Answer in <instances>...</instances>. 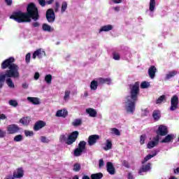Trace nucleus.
<instances>
[{
  "label": "nucleus",
  "mask_w": 179,
  "mask_h": 179,
  "mask_svg": "<svg viewBox=\"0 0 179 179\" xmlns=\"http://www.w3.org/2000/svg\"><path fill=\"white\" fill-rule=\"evenodd\" d=\"M6 136V131L2 129H0V138H5Z\"/></svg>",
  "instance_id": "864d4df0"
},
{
  "label": "nucleus",
  "mask_w": 179,
  "mask_h": 179,
  "mask_svg": "<svg viewBox=\"0 0 179 179\" xmlns=\"http://www.w3.org/2000/svg\"><path fill=\"white\" fill-rule=\"evenodd\" d=\"M174 173H175V174H179V167H178L177 169H174Z\"/></svg>",
  "instance_id": "69168bd1"
},
{
  "label": "nucleus",
  "mask_w": 179,
  "mask_h": 179,
  "mask_svg": "<svg viewBox=\"0 0 179 179\" xmlns=\"http://www.w3.org/2000/svg\"><path fill=\"white\" fill-rule=\"evenodd\" d=\"M78 149H80L83 151L86 149V142L85 141H80L78 143Z\"/></svg>",
  "instance_id": "72a5a7b5"
},
{
  "label": "nucleus",
  "mask_w": 179,
  "mask_h": 179,
  "mask_svg": "<svg viewBox=\"0 0 179 179\" xmlns=\"http://www.w3.org/2000/svg\"><path fill=\"white\" fill-rule=\"evenodd\" d=\"M68 8V3L66 1H64L62 3V8H61V13H64L65 10Z\"/></svg>",
  "instance_id": "f704fd0d"
},
{
  "label": "nucleus",
  "mask_w": 179,
  "mask_h": 179,
  "mask_svg": "<svg viewBox=\"0 0 179 179\" xmlns=\"http://www.w3.org/2000/svg\"><path fill=\"white\" fill-rule=\"evenodd\" d=\"M71 95V91L66 90L64 93V100L66 101V100H69V96Z\"/></svg>",
  "instance_id": "37998d69"
},
{
  "label": "nucleus",
  "mask_w": 179,
  "mask_h": 179,
  "mask_svg": "<svg viewBox=\"0 0 179 179\" xmlns=\"http://www.w3.org/2000/svg\"><path fill=\"white\" fill-rule=\"evenodd\" d=\"M46 19L48 23H54L55 22V13L54 9L49 8L46 11Z\"/></svg>",
  "instance_id": "0eeeda50"
},
{
  "label": "nucleus",
  "mask_w": 179,
  "mask_h": 179,
  "mask_svg": "<svg viewBox=\"0 0 179 179\" xmlns=\"http://www.w3.org/2000/svg\"><path fill=\"white\" fill-rule=\"evenodd\" d=\"M20 124H22V125L27 126L29 124H30V117H25L20 120Z\"/></svg>",
  "instance_id": "393cba45"
},
{
  "label": "nucleus",
  "mask_w": 179,
  "mask_h": 179,
  "mask_svg": "<svg viewBox=\"0 0 179 179\" xmlns=\"http://www.w3.org/2000/svg\"><path fill=\"white\" fill-rule=\"evenodd\" d=\"M22 88L23 89H28L29 88V85L27 83H24L22 84Z\"/></svg>",
  "instance_id": "e2e57ef3"
},
{
  "label": "nucleus",
  "mask_w": 179,
  "mask_h": 179,
  "mask_svg": "<svg viewBox=\"0 0 179 179\" xmlns=\"http://www.w3.org/2000/svg\"><path fill=\"white\" fill-rule=\"evenodd\" d=\"M150 85V84H149V83H148L147 81H143L141 84V89H148V87H149Z\"/></svg>",
  "instance_id": "79ce46f5"
},
{
  "label": "nucleus",
  "mask_w": 179,
  "mask_h": 179,
  "mask_svg": "<svg viewBox=\"0 0 179 179\" xmlns=\"http://www.w3.org/2000/svg\"><path fill=\"white\" fill-rule=\"evenodd\" d=\"M47 125V123L43 120L37 121L34 125V131H40V129L44 128Z\"/></svg>",
  "instance_id": "9b49d317"
},
{
  "label": "nucleus",
  "mask_w": 179,
  "mask_h": 179,
  "mask_svg": "<svg viewBox=\"0 0 179 179\" xmlns=\"http://www.w3.org/2000/svg\"><path fill=\"white\" fill-rule=\"evenodd\" d=\"M59 10V2H55V12H58Z\"/></svg>",
  "instance_id": "5fc2aeb1"
},
{
  "label": "nucleus",
  "mask_w": 179,
  "mask_h": 179,
  "mask_svg": "<svg viewBox=\"0 0 179 179\" xmlns=\"http://www.w3.org/2000/svg\"><path fill=\"white\" fill-rule=\"evenodd\" d=\"M40 23L38 22H34L32 23V27H39Z\"/></svg>",
  "instance_id": "4d7b16f0"
},
{
  "label": "nucleus",
  "mask_w": 179,
  "mask_h": 179,
  "mask_svg": "<svg viewBox=\"0 0 179 179\" xmlns=\"http://www.w3.org/2000/svg\"><path fill=\"white\" fill-rule=\"evenodd\" d=\"M38 2L39 3V5L41 6H42V8H44V6H45V5H46L45 0H38Z\"/></svg>",
  "instance_id": "3c124183"
},
{
  "label": "nucleus",
  "mask_w": 179,
  "mask_h": 179,
  "mask_svg": "<svg viewBox=\"0 0 179 179\" xmlns=\"http://www.w3.org/2000/svg\"><path fill=\"white\" fill-rule=\"evenodd\" d=\"M104 150H110L113 149V143L110 140H106V147L103 148Z\"/></svg>",
  "instance_id": "cd10ccee"
},
{
  "label": "nucleus",
  "mask_w": 179,
  "mask_h": 179,
  "mask_svg": "<svg viewBox=\"0 0 179 179\" xmlns=\"http://www.w3.org/2000/svg\"><path fill=\"white\" fill-rule=\"evenodd\" d=\"M157 155V151H155V153L153 155H148L145 157H144L143 161H142V164H145V163H146V162H148V160H150V159H152V157H155V156Z\"/></svg>",
  "instance_id": "b1692460"
},
{
  "label": "nucleus",
  "mask_w": 179,
  "mask_h": 179,
  "mask_svg": "<svg viewBox=\"0 0 179 179\" xmlns=\"http://www.w3.org/2000/svg\"><path fill=\"white\" fill-rule=\"evenodd\" d=\"M104 166V160L103 159H99V169Z\"/></svg>",
  "instance_id": "6e6d98bb"
},
{
  "label": "nucleus",
  "mask_w": 179,
  "mask_h": 179,
  "mask_svg": "<svg viewBox=\"0 0 179 179\" xmlns=\"http://www.w3.org/2000/svg\"><path fill=\"white\" fill-rule=\"evenodd\" d=\"M6 131L8 135H14L20 131V127L17 124H13L7 126Z\"/></svg>",
  "instance_id": "423d86ee"
},
{
  "label": "nucleus",
  "mask_w": 179,
  "mask_h": 179,
  "mask_svg": "<svg viewBox=\"0 0 179 179\" xmlns=\"http://www.w3.org/2000/svg\"><path fill=\"white\" fill-rule=\"evenodd\" d=\"M113 59H115V61H120V59H121V56H120V54L117 52H113Z\"/></svg>",
  "instance_id": "c03bdc74"
},
{
  "label": "nucleus",
  "mask_w": 179,
  "mask_h": 179,
  "mask_svg": "<svg viewBox=\"0 0 179 179\" xmlns=\"http://www.w3.org/2000/svg\"><path fill=\"white\" fill-rule=\"evenodd\" d=\"M56 117H62L63 118H66V117H68V110L66 109L57 110L56 113Z\"/></svg>",
  "instance_id": "a211bd4d"
},
{
  "label": "nucleus",
  "mask_w": 179,
  "mask_h": 179,
  "mask_svg": "<svg viewBox=\"0 0 179 179\" xmlns=\"http://www.w3.org/2000/svg\"><path fill=\"white\" fill-rule=\"evenodd\" d=\"M173 139V136L172 134H168L164 139L162 140V143H169Z\"/></svg>",
  "instance_id": "5701e85b"
},
{
  "label": "nucleus",
  "mask_w": 179,
  "mask_h": 179,
  "mask_svg": "<svg viewBox=\"0 0 179 179\" xmlns=\"http://www.w3.org/2000/svg\"><path fill=\"white\" fill-rule=\"evenodd\" d=\"M103 178V173H97L91 175V179H101Z\"/></svg>",
  "instance_id": "c756f323"
},
{
  "label": "nucleus",
  "mask_w": 179,
  "mask_h": 179,
  "mask_svg": "<svg viewBox=\"0 0 179 179\" xmlns=\"http://www.w3.org/2000/svg\"><path fill=\"white\" fill-rule=\"evenodd\" d=\"M41 141L43 143H48L50 142V140L47 139L45 136H41Z\"/></svg>",
  "instance_id": "09e8293b"
},
{
  "label": "nucleus",
  "mask_w": 179,
  "mask_h": 179,
  "mask_svg": "<svg viewBox=\"0 0 179 179\" xmlns=\"http://www.w3.org/2000/svg\"><path fill=\"white\" fill-rule=\"evenodd\" d=\"M98 83L99 85H111V78H98Z\"/></svg>",
  "instance_id": "f3484780"
},
{
  "label": "nucleus",
  "mask_w": 179,
  "mask_h": 179,
  "mask_svg": "<svg viewBox=\"0 0 179 179\" xmlns=\"http://www.w3.org/2000/svg\"><path fill=\"white\" fill-rule=\"evenodd\" d=\"M42 29L43 30V31H48V33L54 31V28L51 27V26L45 23L43 24Z\"/></svg>",
  "instance_id": "4be33fe9"
},
{
  "label": "nucleus",
  "mask_w": 179,
  "mask_h": 179,
  "mask_svg": "<svg viewBox=\"0 0 179 179\" xmlns=\"http://www.w3.org/2000/svg\"><path fill=\"white\" fill-rule=\"evenodd\" d=\"M146 139V135L145 134H143L140 137V143L141 145H143L145 143V141Z\"/></svg>",
  "instance_id": "a18cd8bd"
},
{
  "label": "nucleus",
  "mask_w": 179,
  "mask_h": 179,
  "mask_svg": "<svg viewBox=\"0 0 179 179\" xmlns=\"http://www.w3.org/2000/svg\"><path fill=\"white\" fill-rule=\"evenodd\" d=\"M78 136H79V131H75L71 133V134L68 136V138L65 134L61 135L59 136V141L62 143L65 142L66 145H71L76 142Z\"/></svg>",
  "instance_id": "20e7f679"
},
{
  "label": "nucleus",
  "mask_w": 179,
  "mask_h": 179,
  "mask_svg": "<svg viewBox=\"0 0 179 179\" xmlns=\"http://www.w3.org/2000/svg\"><path fill=\"white\" fill-rule=\"evenodd\" d=\"M164 100H166V95H162L160 96L156 101V103L157 104H160L162 103H163V101H164Z\"/></svg>",
  "instance_id": "58836bf2"
},
{
  "label": "nucleus",
  "mask_w": 179,
  "mask_h": 179,
  "mask_svg": "<svg viewBox=\"0 0 179 179\" xmlns=\"http://www.w3.org/2000/svg\"><path fill=\"white\" fill-rule=\"evenodd\" d=\"M152 117L154 119V121L157 122L162 118V113H160V110H155L152 112Z\"/></svg>",
  "instance_id": "6ab92c4d"
},
{
  "label": "nucleus",
  "mask_w": 179,
  "mask_h": 179,
  "mask_svg": "<svg viewBox=\"0 0 179 179\" xmlns=\"http://www.w3.org/2000/svg\"><path fill=\"white\" fill-rule=\"evenodd\" d=\"M39 78H40V73L38 72L35 73L34 74L35 80H38Z\"/></svg>",
  "instance_id": "13d9d810"
},
{
  "label": "nucleus",
  "mask_w": 179,
  "mask_h": 179,
  "mask_svg": "<svg viewBox=\"0 0 179 179\" xmlns=\"http://www.w3.org/2000/svg\"><path fill=\"white\" fill-rule=\"evenodd\" d=\"M127 178L128 179H134V176L132 175V173L131 172L128 173Z\"/></svg>",
  "instance_id": "680f3d73"
},
{
  "label": "nucleus",
  "mask_w": 179,
  "mask_h": 179,
  "mask_svg": "<svg viewBox=\"0 0 179 179\" xmlns=\"http://www.w3.org/2000/svg\"><path fill=\"white\" fill-rule=\"evenodd\" d=\"M155 8H156V1L155 0H150V12H153V10H155Z\"/></svg>",
  "instance_id": "2f4dec72"
},
{
  "label": "nucleus",
  "mask_w": 179,
  "mask_h": 179,
  "mask_svg": "<svg viewBox=\"0 0 179 179\" xmlns=\"http://www.w3.org/2000/svg\"><path fill=\"white\" fill-rule=\"evenodd\" d=\"M30 58H31L30 53H27L25 56V61H26L27 64H29L30 62Z\"/></svg>",
  "instance_id": "603ef678"
},
{
  "label": "nucleus",
  "mask_w": 179,
  "mask_h": 179,
  "mask_svg": "<svg viewBox=\"0 0 179 179\" xmlns=\"http://www.w3.org/2000/svg\"><path fill=\"white\" fill-rule=\"evenodd\" d=\"M27 100H28L29 103H31V104H34L35 106L40 104V99L37 97L28 96L27 98Z\"/></svg>",
  "instance_id": "aec40b11"
},
{
  "label": "nucleus",
  "mask_w": 179,
  "mask_h": 179,
  "mask_svg": "<svg viewBox=\"0 0 179 179\" xmlns=\"http://www.w3.org/2000/svg\"><path fill=\"white\" fill-rule=\"evenodd\" d=\"M52 3H54V0L46 1L47 5H51Z\"/></svg>",
  "instance_id": "0e129e2a"
},
{
  "label": "nucleus",
  "mask_w": 179,
  "mask_h": 179,
  "mask_svg": "<svg viewBox=\"0 0 179 179\" xmlns=\"http://www.w3.org/2000/svg\"><path fill=\"white\" fill-rule=\"evenodd\" d=\"M113 29V26L112 25H105L103 26L100 30H99V33H101V31H110V30H111Z\"/></svg>",
  "instance_id": "bb28decb"
},
{
  "label": "nucleus",
  "mask_w": 179,
  "mask_h": 179,
  "mask_svg": "<svg viewBox=\"0 0 179 179\" xmlns=\"http://www.w3.org/2000/svg\"><path fill=\"white\" fill-rule=\"evenodd\" d=\"M83 153V150H80V148H76L74 150V156H76L77 157L80 156Z\"/></svg>",
  "instance_id": "c9c22d12"
},
{
  "label": "nucleus",
  "mask_w": 179,
  "mask_h": 179,
  "mask_svg": "<svg viewBox=\"0 0 179 179\" xmlns=\"http://www.w3.org/2000/svg\"><path fill=\"white\" fill-rule=\"evenodd\" d=\"M114 10H115V12H119L120 11V6L114 7Z\"/></svg>",
  "instance_id": "338daca9"
},
{
  "label": "nucleus",
  "mask_w": 179,
  "mask_h": 179,
  "mask_svg": "<svg viewBox=\"0 0 179 179\" xmlns=\"http://www.w3.org/2000/svg\"><path fill=\"white\" fill-rule=\"evenodd\" d=\"M80 164L79 163H76L73 165V171L78 172V171H80Z\"/></svg>",
  "instance_id": "a19ab883"
},
{
  "label": "nucleus",
  "mask_w": 179,
  "mask_h": 179,
  "mask_svg": "<svg viewBox=\"0 0 179 179\" xmlns=\"http://www.w3.org/2000/svg\"><path fill=\"white\" fill-rule=\"evenodd\" d=\"M177 73H178L176 71H169V73L166 76V79H171V78H174Z\"/></svg>",
  "instance_id": "c85d7f7f"
},
{
  "label": "nucleus",
  "mask_w": 179,
  "mask_h": 179,
  "mask_svg": "<svg viewBox=\"0 0 179 179\" xmlns=\"http://www.w3.org/2000/svg\"><path fill=\"white\" fill-rule=\"evenodd\" d=\"M13 141L14 142H22V141H23V136L18 134L14 137Z\"/></svg>",
  "instance_id": "4c0bfd02"
},
{
  "label": "nucleus",
  "mask_w": 179,
  "mask_h": 179,
  "mask_svg": "<svg viewBox=\"0 0 179 179\" xmlns=\"http://www.w3.org/2000/svg\"><path fill=\"white\" fill-rule=\"evenodd\" d=\"M45 82L48 85H51V82H52V76L51 74H48L45 76Z\"/></svg>",
  "instance_id": "7c9ffc66"
},
{
  "label": "nucleus",
  "mask_w": 179,
  "mask_h": 179,
  "mask_svg": "<svg viewBox=\"0 0 179 179\" xmlns=\"http://www.w3.org/2000/svg\"><path fill=\"white\" fill-rule=\"evenodd\" d=\"M25 136H34V132L33 131H24Z\"/></svg>",
  "instance_id": "49530a36"
},
{
  "label": "nucleus",
  "mask_w": 179,
  "mask_h": 179,
  "mask_svg": "<svg viewBox=\"0 0 179 179\" xmlns=\"http://www.w3.org/2000/svg\"><path fill=\"white\" fill-rule=\"evenodd\" d=\"M100 139V136L97 134L91 135L88 137V145L90 146H93L97 143V141Z\"/></svg>",
  "instance_id": "1a4fd4ad"
},
{
  "label": "nucleus",
  "mask_w": 179,
  "mask_h": 179,
  "mask_svg": "<svg viewBox=\"0 0 179 179\" xmlns=\"http://www.w3.org/2000/svg\"><path fill=\"white\" fill-rule=\"evenodd\" d=\"M156 72H157V69H156V66H151L148 69V75L150 79H155V76H156Z\"/></svg>",
  "instance_id": "4468645a"
},
{
  "label": "nucleus",
  "mask_w": 179,
  "mask_h": 179,
  "mask_svg": "<svg viewBox=\"0 0 179 179\" xmlns=\"http://www.w3.org/2000/svg\"><path fill=\"white\" fill-rule=\"evenodd\" d=\"M45 56V52L42 51L41 49L36 50L32 55V58L36 59V58H43V57Z\"/></svg>",
  "instance_id": "f8f14e48"
},
{
  "label": "nucleus",
  "mask_w": 179,
  "mask_h": 179,
  "mask_svg": "<svg viewBox=\"0 0 179 179\" xmlns=\"http://www.w3.org/2000/svg\"><path fill=\"white\" fill-rule=\"evenodd\" d=\"M169 179H177V178H176V176H172Z\"/></svg>",
  "instance_id": "774afa93"
},
{
  "label": "nucleus",
  "mask_w": 179,
  "mask_h": 179,
  "mask_svg": "<svg viewBox=\"0 0 179 179\" xmlns=\"http://www.w3.org/2000/svg\"><path fill=\"white\" fill-rule=\"evenodd\" d=\"M113 3H122V0H111Z\"/></svg>",
  "instance_id": "bf43d9fd"
},
{
  "label": "nucleus",
  "mask_w": 179,
  "mask_h": 179,
  "mask_svg": "<svg viewBox=\"0 0 179 179\" xmlns=\"http://www.w3.org/2000/svg\"><path fill=\"white\" fill-rule=\"evenodd\" d=\"M159 137L156 136V138H154V141L148 142L147 145V148L148 149H152V148H155V146L159 144Z\"/></svg>",
  "instance_id": "dca6fc26"
},
{
  "label": "nucleus",
  "mask_w": 179,
  "mask_h": 179,
  "mask_svg": "<svg viewBox=\"0 0 179 179\" xmlns=\"http://www.w3.org/2000/svg\"><path fill=\"white\" fill-rule=\"evenodd\" d=\"M4 1L8 6H10L12 5V0H4Z\"/></svg>",
  "instance_id": "052dcab7"
},
{
  "label": "nucleus",
  "mask_w": 179,
  "mask_h": 179,
  "mask_svg": "<svg viewBox=\"0 0 179 179\" xmlns=\"http://www.w3.org/2000/svg\"><path fill=\"white\" fill-rule=\"evenodd\" d=\"M152 164L148 163L146 165H143L141 169L138 171V174H142V173H148L150 171Z\"/></svg>",
  "instance_id": "2eb2a0df"
},
{
  "label": "nucleus",
  "mask_w": 179,
  "mask_h": 179,
  "mask_svg": "<svg viewBox=\"0 0 179 179\" xmlns=\"http://www.w3.org/2000/svg\"><path fill=\"white\" fill-rule=\"evenodd\" d=\"M17 23H30L32 20L37 22L40 19L38 8L34 3H29L27 6V12L23 13L22 10L14 11L10 16Z\"/></svg>",
  "instance_id": "f03ea898"
},
{
  "label": "nucleus",
  "mask_w": 179,
  "mask_h": 179,
  "mask_svg": "<svg viewBox=\"0 0 179 179\" xmlns=\"http://www.w3.org/2000/svg\"><path fill=\"white\" fill-rule=\"evenodd\" d=\"M157 136L159 138V136H166L169 134V129L167 127L163 124H160L156 131Z\"/></svg>",
  "instance_id": "39448f33"
},
{
  "label": "nucleus",
  "mask_w": 179,
  "mask_h": 179,
  "mask_svg": "<svg viewBox=\"0 0 179 179\" xmlns=\"http://www.w3.org/2000/svg\"><path fill=\"white\" fill-rule=\"evenodd\" d=\"M15 62L16 59H15V57H10L1 63V69H6L8 68V70L6 71L5 74H0V89H2L3 87V83H5V79L6 78H8L6 80V85L10 89H15V84L10 78L17 79V78H20V74L19 73V66L15 64Z\"/></svg>",
  "instance_id": "f257e3e1"
},
{
  "label": "nucleus",
  "mask_w": 179,
  "mask_h": 179,
  "mask_svg": "<svg viewBox=\"0 0 179 179\" xmlns=\"http://www.w3.org/2000/svg\"><path fill=\"white\" fill-rule=\"evenodd\" d=\"M82 124V120L81 119H76L73 122L72 125L73 127H79Z\"/></svg>",
  "instance_id": "e433bc0d"
},
{
  "label": "nucleus",
  "mask_w": 179,
  "mask_h": 179,
  "mask_svg": "<svg viewBox=\"0 0 179 179\" xmlns=\"http://www.w3.org/2000/svg\"><path fill=\"white\" fill-rule=\"evenodd\" d=\"M106 169L108 173L110 174L111 176H114L115 174V168H114V165H113V163L108 162L106 164Z\"/></svg>",
  "instance_id": "ddd939ff"
},
{
  "label": "nucleus",
  "mask_w": 179,
  "mask_h": 179,
  "mask_svg": "<svg viewBox=\"0 0 179 179\" xmlns=\"http://www.w3.org/2000/svg\"><path fill=\"white\" fill-rule=\"evenodd\" d=\"M87 114H89L90 117H92L94 118V117H97V111L94 110V108H89L86 109Z\"/></svg>",
  "instance_id": "412c9836"
},
{
  "label": "nucleus",
  "mask_w": 179,
  "mask_h": 179,
  "mask_svg": "<svg viewBox=\"0 0 179 179\" xmlns=\"http://www.w3.org/2000/svg\"><path fill=\"white\" fill-rule=\"evenodd\" d=\"M8 104L12 106V107H17L19 106V103L16 100L11 99L8 101Z\"/></svg>",
  "instance_id": "ea45409f"
},
{
  "label": "nucleus",
  "mask_w": 179,
  "mask_h": 179,
  "mask_svg": "<svg viewBox=\"0 0 179 179\" xmlns=\"http://www.w3.org/2000/svg\"><path fill=\"white\" fill-rule=\"evenodd\" d=\"M178 108V96L173 95L171 99V111H176Z\"/></svg>",
  "instance_id": "6e6552de"
},
{
  "label": "nucleus",
  "mask_w": 179,
  "mask_h": 179,
  "mask_svg": "<svg viewBox=\"0 0 179 179\" xmlns=\"http://www.w3.org/2000/svg\"><path fill=\"white\" fill-rule=\"evenodd\" d=\"M122 165L126 167V169H129V163H128L127 160H122Z\"/></svg>",
  "instance_id": "de8ad7c7"
},
{
  "label": "nucleus",
  "mask_w": 179,
  "mask_h": 179,
  "mask_svg": "<svg viewBox=\"0 0 179 179\" xmlns=\"http://www.w3.org/2000/svg\"><path fill=\"white\" fill-rule=\"evenodd\" d=\"M110 131L112 135H116L117 136H120L121 135V132L117 128H112L110 129Z\"/></svg>",
  "instance_id": "473e14b6"
},
{
  "label": "nucleus",
  "mask_w": 179,
  "mask_h": 179,
  "mask_svg": "<svg viewBox=\"0 0 179 179\" xmlns=\"http://www.w3.org/2000/svg\"><path fill=\"white\" fill-rule=\"evenodd\" d=\"M24 176V171H23V169L18 168L13 173V178H22Z\"/></svg>",
  "instance_id": "9d476101"
},
{
  "label": "nucleus",
  "mask_w": 179,
  "mask_h": 179,
  "mask_svg": "<svg viewBox=\"0 0 179 179\" xmlns=\"http://www.w3.org/2000/svg\"><path fill=\"white\" fill-rule=\"evenodd\" d=\"M97 87H99V81L92 80L90 84L91 90H97Z\"/></svg>",
  "instance_id": "a878e982"
},
{
  "label": "nucleus",
  "mask_w": 179,
  "mask_h": 179,
  "mask_svg": "<svg viewBox=\"0 0 179 179\" xmlns=\"http://www.w3.org/2000/svg\"><path fill=\"white\" fill-rule=\"evenodd\" d=\"M129 87L130 95L126 96V110L127 113L134 114L136 102L138 101V97L141 92L139 90V82H136L134 84H130Z\"/></svg>",
  "instance_id": "7ed1b4c3"
},
{
  "label": "nucleus",
  "mask_w": 179,
  "mask_h": 179,
  "mask_svg": "<svg viewBox=\"0 0 179 179\" xmlns=\"http://www.w3.org/2000/svg\"><path fill=\"white\" fill-rule=\"evenodd\" d=\"M5 120H8V117H6V115L3 113H1V111H0V121H3Z\"/></svg>",
  "instance_id": "8fccbe9b"
}]
</instances>
